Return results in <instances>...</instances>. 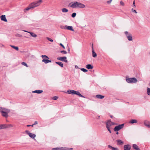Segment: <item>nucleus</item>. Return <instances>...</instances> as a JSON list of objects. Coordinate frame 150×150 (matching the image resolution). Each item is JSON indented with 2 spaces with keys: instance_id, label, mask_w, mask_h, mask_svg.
<instances>
[{
  "instance_id": "50",
  "label": "nucleus",
  "mask_w": 150,
  "mask_h": 150,
  "mask_svg": "<svg viewBox=\"0 0 150 150\" xmlns=\"http://www.w3.org/2000/svg\"><path fill=\"white\" fill-rule=\"evenodd\" d=\"M116 134H118V132H117L116 133Z\"/></svg>"
},
{
  "instance_id": "5",
  "label": "nucleus",
  "mask_w": 150,
  "mask_h": 150,
  "mask_svg": "<svg viewBox=\"0 0 150 150\" xmlns=\"http://www.w3.org/2000/svg\"><path fill=\"white\" fill-rule=\"evenodd\" d=\"M126 81L127 82L129 83H136L137 81V80L136 78H126Z\"/></svg>"
},
{
  "instance_id": "22",
  "label": "nucleus",
  "mask_w": 150,
  "mask_h": 150,
  "mask_svg": "<svg viewBox=\"0 0 150 150\" xmlns=\"http://www.w3.org/2000/svg\"><path fill=\"white\" fill-rule=\"evenodd\" d=\"M42 62H44L45 64H47L49 62H51V61L48 59H43L42 60Z\"/></svg>"
},
{
  "instance_id": "42",
  "label": "nucleus",
  "mask_w": 150,
  "mask_h": 150,
  "mask_svg": "<svg viewBox=\"0 0 150 150\" xmlns=\"http://www.w3.org/2000/svg\"><path fill=\"white\" fill-rule=\"evenodd\" d=\"M107 129H108V131H109V132L111 133V132L110 129V128L109 127H106Z\"/></svg>"
},
{
  "instance_id": "15",
  "label": "nucleus",
  "mask_w": 150,
  "mask_h": 150,
  "mask_svg": "<svg viewBox=\"0 0 150 150\" xmlns=\"http://www.w3.org/2000/svg\"><path fill=\"white\" fill-rule=\"evenodd\" d=\"M144 125L147 127L150 128V122L147 121H146L144 122Z\"/></svg>"
},
{
  "instance_id": "7",
  "label": "nucleus",
  "mask_w": 150,
  "mask_h": 150,
  "mask_svg": "<svg viewBox=\"0 0 150 150\" xmlns=\"http://www.w3.org/2000/svg\"><path fill=\"white\" fill-rule=\"evenodd\" d=\"M25 132L29 136L33 138V139H34V138H35V137H36V135L35 134H33V133H30V132L28 131V130H26L25 131Z\"/></svg>"
},
{
  "instance_id": "6",
  "label": "nucleus",
  "mask_w": 150,
  "mask_h": 150,
  "mask_svg": "<svg viewBox=\"0 0 150 150\" xmlns=\"http://www.w3.org/2000/svg\"><path fill=\"white\" fill-rule=\"evenodd\" d=\"M124 124H122L116 126L114 128V130L115 132H117L121 129H122L124 127Z\"/></svg>"
},
{
  "instance_id": "30",
  "label": "nucleus",
  "mask_w": 150,
  "mask_h": 150,
  "mask_svg": "<svg viewBox=\"0 0 150 150\" xmlns=\"http://www.w3.org/2000/svg\"><path fill=\"white\" fill-rule=\"evenodd\" d=\"M147 93L148 95L150 96V88H147Z\"/></svg>"
},
{
  "instance_id": "21",
  "label": "nucleus",
  "mask_w": 150,
  "mask_h": 150,
  "mask_svg": "<svg viewBox=\"0 0 150 150\" xmlns=\"http://www.w3.org/2000/svg\"><path fill=\"white\" fill-rule=\"evenodd\" d=\"M117 144L118 145H122L123 144V142L121 140L118 139L117 140Z\"/></svg>"
},
{
  "instance_id": "35",
  "label": "nucleus",
  "mask_w": 150,
  "mask_h": 150,
  "mask_svg": "<svg viewBox=\"0 0 150 150\" xmlns=\"http://www.w3.org/2000/svg\"><path fill=\"white\" fill-rule=\"evenodd\" d=\"M76 13H74L72 14L71 16L72 17L74 18L76 16Z\"/></svg>"
},
{
  "instance_id": "11",
  "label": "nucleus",
  "mask_w": 150,
  "mask_h": 150,
  "mask_svg": "<svg viewBox=\"0 0 150 150\" xmlns=\"http://www.w3.org/2000/svg\"><path fill=\"white\" fill-rule=\"evenodd\" d=\"M124 150H130L131 146L129 145H125L124 146Z\"/></svg>"
},
{
  "instance_id": "17",
  "label": "nucleus",
  "mask_w": 150,
  "mask_h": 150,
  "mask_svg": "<svg viewBox=\"0 0 150 150\" xmlns=\"http://www.w3.org/2000/svg\"><path fill=\"white\" fill-rule=\"evenodd\" d=\"M73 149V148H70L69 149L68 148H67L66 147H61L59 148V150H72Z\"/></svg>"
},
{
  "instance_id": "44",
  "label": "nucleus",
  "mask_w": 150,
  "mask_h": 150,
  "mask_svg": "<svg viewBox=\"0 0 150 150\" xmlns=\"http://www.w3.org/2000/svg\"><path fill=\"white\" fill-rule=\"evenodd\" d=\"M112 1V0H110V1H107V2L108 4H110L111 3Z\"/></svg>"
},
{
  "instance_id": "1",
  "label": "nucleus",
  "mask_w": 150,
  "mask_h": 150,
  "mask_svg": "<svg viewBox=\"0 0 150 150\" xmlns=\"http://www.w3.org/2000/svg\"><path fill=\"white\" fill-rule=\"evenodd\" d=\"M42 3V0H39L33 2L30 4L28 7L24 9V11L26 12L30 9H33L35 8L40 6Z\"/></svg>"
},
{
  "instance_id": "25",
  "label": "nucleus",
  "mask_w": 150,
  "mask_h": 150,
  "mask_svg": "<svg viewBox=\"0 0 150 150\" xmlns=\"http://www.w3.org/2000/svg\"><path fill=\"white\" fill-rule=\"evenodd\" d=\"M127 38L128 40L129 41H132V37L131 34H130L129 35H128L127 37Z\"/></svg>"
},
{
  "instance_id": "46",
  "label": "nucleus",
  "mask_w": 150,
  "mask_h": 150,
  "mask_svg": "<svg viewBox=\"0 0 150 150\" xmlns=\"http://www.w3.org/2000/svg\"><path fill=\"white\" fill-rule=\"evenodd\" d=\"M133 5L134 6V7H135L136 6H135V1H133Z\"/></svg>"
},
{
  "instance_id": "24",
  "label": "nucleus",
  "mask_w": 150,
  "mask_h": 150,
  "mask_svg": "<svg viewBox=\"0 0 150 150\" xmlns=\"http://www.w3.org/2000/svg\"><path fill=\"white\" fill-rule=\"evenodd\" d=\"M43 92V91L42 90H38L33 91V93H40Z\"/></svg>"
},
{
  "instance_id": "29",
  "label": "nucleus",
  "mask_w": 150,
  "mask_h": 150,
  "mask_svg": "<svg viewBox=\"0 0 150 150\" xmlns=\"http://www.w3.org/2000/svg\"><path fill=\"white\" fill-rule=\"evenodd\" d=\"M10 46L17 51H18L19 50L18 47H16L14 46L11 45H10Z\"/></svg>"
},
{
  "instance_id": "52",
  "label": "nucleus",
  "mask_w": 150,
  "mask_h": 150,
  "mask_svg": "<svg viewBox=\"0 0 150 150\" xmlns=\"http://www.w3.org/2000/svg\"><path fill=\"white\" fill-rule=\"evenodd\" d=\"M10 127H12V126L11 125H10Z\"/></svg>"
},
{
  "instance_id": "31",
  "label": "nucleus",
  "mask_w": 150,
  "mask_h": 150,
  "mask_svg": "<svg viewBox=\"0 0 150 150\" xmlns=\"http://www.w3.org/2000/svg\"><path fill=\"white\" fill-rule=\"evenodd\" d=\"M21 64L22 65H23L25 66L26 67H28V65L25 62H22L21 63Z\"/></svg>"
},
{
  "instance_id": "23",
  "label": "nucleus",
  "mask_w": 150,
  "mask_h": 150,
  "mask_svg": "<svg viewBox=\"0 0 150 150\" xmlns=\"http://www.w3.org/2000/svg\"><path fill=\"white\" fill-rule=\"evenodd\" d=\"M55 63L57 64L58 65H59L62 67H63L64 65H63V63L62 62H56Z\"/></svg>"
},
{
  "instance_id": "13",
  "label": "nucleus",
  "mask_w": 150,
  "mask_h": 150,
  "mask_svg": "<svg viewBox=\"0 0 150 150\" xmlns=\"http://www.w3.org/2000/svg\"><path fill=\"white\" fill-rule=\"evenodd\" d=\"M1 19L2 21L5 22H7V20L6 18L5 15H3L0 16Z\"/></svg>"
},
{
  "instance_id": "40",
  "label": "nucleus",
  "mask_w": 150,
  "mask_h": 150,
  "mask_svg": "<svg viewBox=\"0 0 150 150\" xmlns=\"http://www.w3.org/2000/svg\"><path fill=\"white\" fill-rule=\"evenodd\" d=\"M52 150H59V148H55L52 149Z\"/></svg>"
},
{
  "instance_id": "9",
  "label": "nucleus",
  "mask_w": 150,
  "mask_h": 150,
  "mask_svg": "<svg viewBox=\"0 0 150 150\" xmlns=\"http://www.w3.org/2000/svg\"><path fill=\"white\" fill-rule=\"evenodd\" d=\"M67 59V58L66 57H59L57 58V59L59 60L64 61L66 63H67L68 61Z\"/></svg>"
},
{
  "instance_id": "41",
  "label": "nucleus",
  "mask_w": 150,
  "mask_h": 150,
  "mask_svg": "<svg viewBox=\"0 0 150 150\" xmlns=\"http://www.w3.org/2000/svg\"><path fill=\"white\" fill-rule=\"evenodd\" d=\"M120 4L122 6H124V3L122 1H121L120 2Z\"/></svg>"
},
{
  "instance_id": "48",
  "label": "nucleus",
  "mask_w": 150,
  "mask_h": 150,
  "mask_svg": "<svg viewBox=\"0 0 150 150\" xmlns=\"http://www.w3.org/2000/svg\"><path fill=\"white\" fill-rule=\"evenodd\" d=\"M27 127H29L31 126V125H28L27 126Z\"/></svg>"
},
{
  "instance_id": "3",
  "label": "nucleus",
  "mask_w": 150,
  "mask_h": 150,
  "mask_svg": "<svg viewBox=\"0 0 150 150\" xmlns=\"http://www.w3.org/2000/svg\"><path fill=\"white\" fill-rule=\"evenodd\" d=\"M67 93L69 94H75L81 97L85 98V97L81 95L78 91H76L74 90H68L67 91Z\"/></svg>"
},
{
  "instance_id": "12",
  "label": "nucleus",
  "mask_w": 150,
  "mask_h": 150,
  "mask_svg": "<svg viewBox=\"0 0 150 150\" xmlns=\"http://www.w3.org/2000/svg\"><path fill=\"white\" fill-rule=\"evenodd\" d=\"M9 125H7L6 124L1 125V126L2 127V129L8 128L9 127Z\"/></svg>"
},
{
  "instance_id": "45",
  "label": "nucleus",
  "mask_w": 150,
  "mask_h": 150,
  "mask_svg": "<svg viewBox=\"0 0 150 150\" xmlns=\"http://www.w3.org/2000/svg\"><path fill=\"white\" fill-rule=\"evenodd\" d=\"M60 45H61L62 47H63V48L64 49H65V47H64V46L61 43H60Z\"/></svg>"
},
{
  "instance_id": "20",
  "label": "nucleus",
  "mask_w": 150,
  "mask_h": 150,
  "mask_svg": "<svg viewBox=\"0 0 150 150\" xmlns=\"http://www.w3.org/2000/svg\"><path fill=\"white\" fill-rule=\"evenodd\" d=\"M137 122V121L136 120L132 119L129 122V123H130L133 124L134 123H136Z\"/></svg>"
},
{
  "instance_id": "16",
  "label": "nucleus",
  "mask_w": 150,
  "mask_h": 150,
  "mask_svg": "<svg viewBox=\"0 0 150 150\" xmlns=\"http://www.w3.org/2000/svg\"><path fill=\"white\" fill-rule=\"evenodd\" d=\"M24 31L25 32H27L28 33H29L31 35V36H32L33 37L36 38L37 36V35L35 34L34 33H32V32H28V31Z\"/></svg>"
},
{
  "instance_id": "27",
  "label": "nucleus",
  "mask_w": 150,
  "mask_h": 150,
  "mask_svg": "<svg viewBox=\"0 0 150 150\" xmlns=\"http://www.w3.org/2000/svg\"><path fill=\"white\" fill-rule=\"evenodd\" d=\"M108 147L112 150H119L117 148L112 147V146H110V145H109L108 146Z\"/></svg>"
},
{
  "instance_id": "10",
  "label": "nucleus",
  "mask_w": 150,
  "mask_h": 150,
  "mask_svg": "<svg viewBox=\"0 0 150 150\" xmlns=\"http://www.w3.org/2000/svg\"><path fill=\"white\" fill-rule=\"evenodd\" d=\"M62 28L64 29H67V30H70L74 31V30L73 29L72 27L71 26H69L67 25H66L64 28Z\"/></svg>"
},
{
  "instance_id": "26",
  "label": "nucleus",
  "mask_w": 150,
  "mask_h": 150,
  "mask_svg": "<svg viewBox=\"0 0 150 150\" xmlns=\"http://www.w3.org/2000/svg\"><path fill=\"white\" fill-rule=\"evenodd\" d=\"M133 147L134 149H135L136 150H140V149L139 148L138 146H137V145L136 144H133Z\"/></svg>"
},
{
  "instance_id": "47",
  "label": "nucleus",
  "mask_w": 150,
  "mask_h": 150,
  "mask_svg": "<svg viewBox=\"0 0 150 150\" xmlns=\"http://www.w3.org/2000/svg\"><path fill=\"white\" fill-rule=\"evenodd\" d=\"M37 124H38L37 122V121H35V122L33 124V125H35Z\"/></svg>"
},
{
  "instance_id": "19",
  "label": "nucleus",
  "mask_w": 150,
  "mask_h": 150,
  "mask_svg": "<svg viewBox=\"0 0 150 150\" xmlns=\"http://www.w3.org/2000/svg\"><path fill=\"white\" fill-rule=\"evenodd\" d=\"M86 67L88 69H92L93 67L91 64H87L86 66Z\"/></svg>"
},
{
  "instance_id": "49",
  "label": "nucleus",
  "mask_w": 150,
  "mask_h": 150,
  "mask_svg": "<svg viewBox=\"0 0 150 150\" xmlns=\"http://www.w3.org/2000/svg\"><path fill=\"white\" fill-rule=\"evenodd\" d=\"M1 128L2 127H1V125H0V129H2Z\"/></svg>"
},
{
  "instance_id": "28",
  "label": "nucleus",
  "mask_w": 150,
  "mask_h": 150,
  "mask_svg": "<svg viewBox=\"0 0 150 150\" xmlns=\"http://www.w3.org/2000/svg\"><path fill=\"white\" fill-rule=\"evenodd\" d=\"M62 10L63 13H67L68 11V10L67 9L65 8H62Z\"/></svg>"
},
{
  "instance_id": "38",
  "label": "nucleus",
  "mask_w": 150,
  "mask_h": 150,
  "mask_svg": "<svg viewBox=\"0 0 150 150\" xmlns=\"http://www.w3.org/2000/svg\"><path fill=\"white\" fill-rule=\"evenodd\" d=\"M125 35H126L127 37L128 36V35H129L130 34H131L130 33H128V32L127 31H125Z\"/></svg>"
},
{
  "instance_id": "39",
  "label": "nucleus",
  "mask_w": 150,
  "mask_h": 150,
  "mask_svg": "<svg viewBox=\"0 0 150 150\" xmlns=\"http://www.w3.org/2000/svg\"><path fill=\"white\" fill-rule=\"evenodd\" d=\"M132 12H134L135 13H137V12L133 8H132Z\"/></svg>"
},
{
  "instance_id": "18",
  "label": "nucleus",
  "mask_w": 150,
  "mask_h": 150,
  "mask_svg": "<svg viewBox=\"0 0 150 150\" xmlns=\"http://www.w3.org/2000/svg\"><path fill=\"white\" fill-rule=\"evenodd\" d=\"M96 97L99 99H102L104 98V96L100 95H97L96 96Z\"/></svg>"
},
{
  "instance_id": "43",
  "label": "nucleus",
  "mask_w": 150,
  "mask_h": 150,
  "mask_svg": "<svg viewBox=\"0 0 150 150\" xmlns=\"http://www.w3.org/2000/svg\"><path fill=\"white\" fill-rule=\"evenodd\" d=\"M4 108H3L2 107H0V112H2V111L4 110Z\"/></svg>"
},
{
  "instance_id": "14",
  "label": "nucleus",
  "mask_w": 150,
  "mask_h": 150,
  "mask_svg": "<svg viewBox=\"0 0 150 150\" xmlns=\"http://www.w3.org/2000/svg\"><path fill=\"white\" fill-rule=\"evenodd\" d=\"M92 56L93 57H96L97 56V54L96 53L94 52V50L93 48V45H92Z\"/></svg>"
},
{
  "instance_id": "33",
  "label": "nucleus",
  "mask_w": 150,
  "mask_h": 150,
  "mask_svg": "<svg viewBox=\"0 0 150 150\" xmlns=\"http://www.w3.org/2000/svg\"><path fill=\"white\" fill-rule=\"evenodd\" d=\"M46 38L47 40H48L49 41H50L51 42H53V40L51 39L49 37H47Z\"/></svg>"
},
{
  "instance_id": "32",
  "label": "nucleus",
  "mask_w": 150,
  "mask_h": 150,
  "mask_svg": "<svg viewBox=\"0 0 150 150\" xmlns=\"http://www.w3.org/2000/svg\"><path fill=\"white\" fill-rule=\"evenodd\" d=\"M81 69L82 71L85 72L88 71V70L87 69L84 68H81Z\"/></svg>"
},
{
  "instance_id": "36",
  "label": "nucleus",
  "mask_w": 150,
  "mask_h": 150,
  "mask_svg": "<svg viewBox=\"0 0 150 150\" xmlns=\"http://www.w3.org/2000/svg\"><path fill=\"white\" fill-rule=\"evenodd\" d=\"M58 97L57 96H54L52 98V99L54 100H57L58 98Z\"/></svg>"
},
{
  "instance_id": "37",
  "label": "nucleus",
  "mask_w": 150,
  "mask_h": 150,
  "mask_svg": "<svg viewBox=\"0 0 150 150\" xmlns=\"http://www.w3.org/2000/svg\"><path fill=\"white\" fill-rule=\"evenodd\" d=\"M60 52L62 53H63L65 54H66L67 53V52L66 51L64 50L61 51Z\"/></svg>"
},
{
  "instance_id": "2",
  "label": "nucleus",
  "mask_w": 150,
  "mask_h": 150,
  "mask_svg": "<svg viewBox=\"0 0 150 150\" xmlns=\"http://www.w3.org/2000/svg\"><path fill=\"white\" fill-rule=\"evenodd\" d=\"M69 5H70L71 7L73 8H83L85 7L84 4L78 2L71 3L69 4Z\"/></svg>"
},
{
  "instance_id": "51",
  "label": "nucleus",
  "mask_w": 150,
  "mask_h": 150,
  "mask_svg": "<svg viewBox=\"0 0 150 150\" xmlns=\"http://www.w3.org/2000/svg\"><path fill=\"white\" fill-rule=\"evenodd\" d=\"M34 125H33V124L32 125H31V126L33 127Z\"/></svg>"
},
{
  "instance_id": "34",
  "label": "nucleus",
  "mask_w": 150,
  "mask_h": 150,
  "mask_svg": "<svg viewBox=\"0 0 150 150\" xmlns=\"http://www.w3.org/2000/svg\"><path fill=\"white\" fill-rule=\"evenodd\" d=\"M41 57L42 58H47V59H49L48 57L46 55H42L41 56Z\"/></svg>"
},
{
  "instance_id": "8",
  "label": "nucleus",
  "mask_w": 150,
  "mask_h": 150,
  "mask_svg": "<svg viewBox=\"0 0 150 150\" xmlns=\"http://www.w3.org/2000/svg\"><path fill=\"white\" fill-rule=\"evenodd\" d=\"M116 124L115 123L111 122L110 120H108L106 123V127L110 128L112 125Z\"/></svg>"
},
{
  "instance_id": "4",
  "label": "nucleus",
  "mask_w": 150,
  "mask_h": 150,
  "mask_svg": "<svg viewBox=\"0 0 150 150\" xmlns=\"http://www.w3.org/2000/svg\"><path fill=\"white\" fill-rule=\"evenodd\" d=\"M9 112V111L8 109L5 108L2 111L1 115L3 117L6 118L8 116V113Z\"/></svg>"
}]
</instances>
